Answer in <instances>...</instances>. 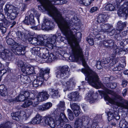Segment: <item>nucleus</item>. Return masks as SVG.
I'll return each mask as SVG.
<instances>
[{"instance_id":"nucleus-1","label":"nucleus","mask_w":128,"mask_h":128,"mask_svg":"<svg viewBox=\"0 0 128 128\" xmlns=\"http://www.w3.org/2000/svg\"><path fill=\"white\" fill-rule=\"evenodd\" d=\"M41 4L39 9L45 10L48 14L52 17L57 23L62 32L65 35L72 48L70 52H83L77 41V37L74 34L72 30H71V24L68 20L63 18L60 12L54 4H62L66 3V0H38Z\"/></svg>"},{"instance_id":"nucleus-2","label":"nucleus","mask_w":128,"mask_h":128,"mask_svg":"<svg viewBox=\"0 0 128 128\" xmlns=\"http://www.w3.org/2000/svg\"><path fill=\"white\" fill-rule=\"evenodd\" d=\"M44 118L45 124L52 128H54L56 125H58L64 122L68 121L65 115L63 112L61 113L60 116H56L55 120L50 116H45Z\"/></svg>"},{"instance_id":"nucleus-3","label":"nucleus","mask_w":128,"mask_h":128,"mask_svg":"<svg viewBox=\"0 0 128 128\" xmlns=\"http://www.w3.org/2000/svg\"><path fill=\"white\" fill-rule=\"evenodd\" d=\"M19 10L18 8L12 5H5L4 10L7 18L14 20L18 14Z\"/></svg>"},{"instance_id":"nucleus-4","label":"nucleus","mask_w":128,"mask_h":128,"mask_svg":"<svg viewBox=\"0 0 128 128\" xmlns=\"http://www.w3.org/2000/svg\"><path fill=\"white\" fill-rule=\"evenodd\" d=\"M49 95L47 91L43 90L39 93L36 97H35L34 95L32 93H30V97L32 100H34V104H33V106H34L38 104L39 102H42L47 100L48 99Z\"/></svg>"},{"instance_id":"nucleus-5","label":"nucleus","mask_w":128,"mask_h":128,"mask_svg":"<svg viewBox=\"0 0 128 128\" xmlns=\"http://www.w3.org/2000/svg\"><path fill=\"white\" fill-rule=\"evenodd\" d=\"M30 14L28 17L26 16L24 22L26 24L29 25H34L35 24V21L34 19V17L33 15H35L36 17L38 22L39 21V18L40 14L35 9H33L30 11Z\"/></svg>"},{"instance_id":"nucleus-6","label":"nucleus","mask_w":128,"mask_h":128,"mask_svg":"<svg viewBox=\"0 0 128 128\" xmlns=\"http://www.w3.org/2000/svg\"><path fill=\"white\" fill-rule=\"evenodd\" d=\"M98 92L101 96L103 95L104 96V99L105 100L108 101L111 104H113L118 106L128 109V101L125 102V103L127 104V105H125L122 103L116 102V99L113 100L110 98L108 95L105 94L104 91H99Z\"/></svg>"},{"instance_id":"nucleus-7","label":"nucleus","mask_w":128,"mask_h":128,"mask_svg":"<svg viewBox=\"0 0 128 128\" xmlns=\"http://www.w3.org/2000/svg\"><path fill=\"white\" fill-rule=\"evenodd\" d=\"M64 90H72L74 87L75 83L72 79L66 80L65 78L62 80L60 81Z\"/></svg>"},{"instance_id":"nucleus-8","label":"nucleus","mask_w":128,"mask_h":128,"mask_svg":"<svg viewBox=\"0 0 128 128\" xmlns=\"http://www.w3.org/2000/svg\"><path fill=\"white\" fill-rule=\"evenodd\" d=\"M13 54L7 50H4L2 46H0V56L6 61H10L12 58Z\"/></svg>"},{"instance_id":"nucleus-9","label":"nucleus","mask_w":128,"mask_h":128,"mask_svg":"<svg viewBox=\"0 0 128 128\" xmlns=\"http://www.w3.org/2000/svg\"><path fill=\"white\" fill-rule=\"evenodd\" d=\"M70 70V69L67 66H63L61 67L60 70L56 72V76L58 78H62L66 75L68 74Z\"/></svg>"},{"instance_id":"nucleus-10","label":"nucleus","mask_w":128,"mask_h":128,"mask_svg":"<svg viewBox=\"0 0 128 128\" xmlns=\"http://www.w3.org/2000/svg\"><path fill=\"white\" fill-rule=\"evenodd\" d=\"M12 51L15 54H22L24 53L25 48L23 46L19 45L17 43L12 46Z\"/></svg>"},{"instance_id":"nucleus-11","label":"nucleus","mask_w":128,"mask_h":128,"mask_svg":"<svg viewBox=\"0 0 128 128\" xmlns=\"http://www.w3.org/2000/svg\"><path fill=\"white\" fill-rule=\"evenodd\" d=\"M30 94L29 92L28 91H26L22 92L21 94H20L18 96L15 98L14 100L11 101L10 100V102H22L24 101L25 100H26L28 98V97L31 98V97H30Z\"/></svg>"},{"instance_id":"nucleus-12","label":"nucleus","mask_w":128,"mask_h":128,"mask_svg":"<svg viewBox=\"0 0 128 128\" xmlns=\"http://www.w3.org/2000/svg\"><path fill=\"white\" fill-rule=\"evenodd\" d=\"M117 13L119 16H126L128 14V2L124 3L121 6L118 11Z\"/></svg>"},{"instance_id":"nucleus-13","label":"nucleus","mask_w":128,"mask_h":128,"mask_svg":"<svg viewBox=\"0 0 128 128\" xmlns=\"http://www.w3.org/2000/svg\"><path fill=\"white\" fill-rule=\"evenodd\" d=\"M43 71H42L40 73L39 76L37 78V79L34 80L33 82V86L34 87L37 88L39 86H41L43 82L45 81L43 78Z\"/></svg>"},{"instance_id":"nucleus-14","label":"nucleus","mask_w":128,"mask_h":128,"mask_svg":"<svg viewBox=\"0 0 128 128\" xmlns=\"http://www.w3.org/2000/svg\"><path fill=\"white\" fill-rule=\"evenodd\" d=\"M119 0H115L114 5L112 4H108L105 6V9L108 11H114L118 8L120 5Z\"/></svg>"},{"instance_id":"nucleus-15","label":"nucleus","mask_w":128,"mask_h":128,"mask_svg":"<svg viewBox=\"0 0 128 128\" xmlns=\"http://www.w3.org/2000/svg\"><path fill=\"white\" fill-rule=\"evenodd\" d=\"M22 71L23 73L28 75L34 73V67L28 64L23 67L22 69Z\"/></svg>"},{"instance_id":"nucleus-16","label":"nucleus","mask_w":128,"mask_h":128,"mask_svg":"<svg viewBox=\"0 0 128 128\" xmlns=\"http://www.w3.org/2000/svg\"><path fill=\"white\" fill-rule=\"evenodd\" d=\"M93 92H92L87 94L86 97V100L90 103H93L96 100L97 96L93 94Z\"/></svg>"},{"instance_id":"nucleus-17","label":"nucleus","mask_w":128,"mask_h":128,"mask_svg":"<svg viewBox=\"0 0 128 128\" xmlns=\"http://www.w3.org/2000/svg\"><path fill=\"white\" fill-rule=\"evenodd\" d=\"M70 106L73 110L76 116H78L80 113V107L76 104L73 103H70Z\"/></svg>"},{"instance_id":"nucleus-18","label":"nucleus","mask_w":128,"mask_h":128,"mask_svg":"<svg viewBox=\"0 0 128 128\" xmlns=\"http://www.w3.org/2000/svg\"><path fill=\"white\" fill-rule=\"evenodd\" d=\"M80 96L79 93L77 92H72L68 95V98L70 101H74L78 100Z\"/></svg>"},{"instance_id":"nucleus-19","label":"nucleus","mask_w":128,"mask_h":128,"mask_svg":"<svg viewBox=\"0 0 128 128\" xmlns=\"http://www.w3.org/2000/svg\"><path fill=\"white\" fill-rule=\"evenodd\" d=\"M52 104L50 102H48L42 105L39 106L38 109L42 111H45L48 110L52 106Z\"/></svg>"},{"instance_id":"nucleus-20","label":"nucleus","mask_w":128,"mask_h":128,"mask_svg":"<svg viewBox=\"0 0 128 128\" xmlns=\"http://www.w3.org/2000/svg\"><path fill=\"white\" fill-rule=\"evenodd\" d=\"M49 90L50 92V95L53 98H56L60 96L59 92L58 90L50 88L49 89Z\"/></svg>"},{"instance_id":"nucleus-21","label":"nucleus","mask_w":128,"mask_h":128,"mask_svg":"<svg viewBox=\"0 0 128 128\" xmlns=\"http://www.w3.org/2000/svg\"><path fill=\"white\" fill-rule=\"evenodd\" d=\"M45 117H42L39 114H37L36 117L32 121V122L34 124H39L41 122L42 120H44V118Z\"/></svg>"},{"instance_id":"nucleus-22","label":"nucleus","mask_w":128,"mask_h":128,"mask_svg":"<svg viewBox=\"0 0 128 128\" xmlns=\"http://www.w3.org/2000/svg\"><path fill=\"white\" fill-rule=\"evenodd\" d=\"M40 48L39 47H36L32 49L31 52L32 54L36 56V58H38L40 54Z\"/></svg>"},{"instance_id":"nucleus-23","label":"nucleus","mask_w":128,"mask_h":128,"mask_svg":"<svg viewBox=\"0 0 128 128\" xmlns=\"http://www.w3.org/2000/svg\"><path fill=\"white\" fill-rule=\"evenodd\" d=\"M49 51L46 49H44L43 50V53L42 54H40L38 59L40 60L39 58H42V59H46L47 58H48L49 56Z\"/></svg>"},{"instance_id":"nucleus-24","label":"nucleus","mask_w":128,"mask_h":128,"mask_svg":"<svg viewBox=\"0 0 128 128\" xmlns=\"http://www.w3.org/2000/svg\"><path fill=\"white\" fill-rule=\"evenodd\" d=\"M57 58L56 54L55 53H50L46 61L49 62H51L56 60Z\"/></svg>"},{"instance_id":"nucleus-25","label":"nucleus","mask_w":128,"mask_h":128,"mask_svg":"<svg viewBox=\"0 0 128 128\" xmlns=\"http://www.w3.org/2000/svg\"><path fill=\"white\" fill-rule=\"evenodd\" d=\"M44 24L46 26V28L51 29L54 26L53 23L48 19H45L44 20Z\"/></svg>"},{"instance_id":"nucleus-26","label":"nucleus","mask_w":128,"mask_h":128,"mask_svg":"<svg viewBox=\"0 0 128 128\" xmlns=\"http://www.w3.org/2000/svg\"><path fill=\"white\" fill-rule=\"evenodd\" d=\"M38 45H41L45 46H46L49 47V44H46L45 43H44L43 41L44 38L43 37H40V36H38L37 38Z\"/></svg>"},{"instance_id":"nucleus-27","label":"nucleus","mask_w":128,"mask_h":128,"mask_svg":"<svg viewBox=\"0 0 128 128\" xmlns=\"http://www.w3.org/2000/svg\"><path fill=\"white\" fill-rule=\"evenodd\" d=\"M0 94L2 96H5L7 94L6 88L4 85L0 86Z\"/></svg>"},{"instance_id":"nucleus-28","label":"nucleus","mask_w":128,"mask_h":128,"mask_svg":"<svg viewBox=\"0 0 128 128\" xmlns=\"http://www.w3.org/2000/svg\"><path fill=\"white\" fill-rule=\"evenodd\" d=\"M42 71H43V78L44 79L45 81L46 80L49 78V75L48 74L50 72V70L48 69H47L46 70H41L40 73Z\"/></svg>"},{"instance_id":"nucleus-29","label":"nucleus","mask_w":128,"mask_h":128,"mask_svg":"<svg viewBox=\"0 0 128 128\" xmlns=\"http://www.w3.org/2000/svg\"><path fill=\"white\" fill-rule=\"evenodd\" d=\"M30 99V100H26L22 105V106L23 108H26L32 105L33 103H34V100Z\"/></svg>"},{"instance_id":"nucleus-30","label":"nucleus","mask_w":128,"mask_h":128,"mask_svg":"<svg viewBox=\"0 0 128 128\" xmlns=\"http://www.w3.org/2000/svg\"><path fill=\"white\" fill-rule=\"evenodd\" d=\"M106 16L104 14L99 15L98 17L97 21L99 23L103 22L105 20Z\"/></svg>"},{"instance_id":"nucleus-31","label":"nucleus","mask_w":128,"mask_h":128,"mask_svg":"<svg viewBox=\"0 0 128 128\" xmlns=\"http://www.w3.org/2000/svg\"><path fill=\"white\" fill-rule=\"evenodd\" d=\"M65 108L64 102H60L58 105V108L63 111L64 110Z\"/></svg>"},{"instance_id":"nucleus-32","label":"nucleus","mask_w":128,"mask_h":128,"mask_svg":"<svg viewBox=\"0 0 128 128\" xmlns=\"http://www.w3.org/2000/svg\"><path fill=\"white\" fill-rule=\"evenodd\" d=\"M16 35L20 39L24 40L26 38V37L24 34H22L21 32H16Z\"/></svg>"},{"instance_id":"nucleus-33","label":"nucleus","mask_w":128,"mask_h":128,"mask_svg":"<svg viewBox=\"0 0 128 128\" xmlns=\"http://www.w3.org/2000/svg\"><path fill=\"white\" fill-rule=\"evenodd\" d=\"M82 124V121L80 119L77 120L75 122L74 126L76 128L81 127Z\"/></svg>"},{"instance_id":"nucleus-34","label":"nucleus","mask_w":128,"mask_h":128,"mask_svg":"<svg viewBox=\"0 0 128 128\" xmlns=\"http://www.w3.org/2000/svg\"><path fill=\"white\" fill-rule=\"evenodd\" d=\"M26 74L23 73V74L21 75L20 79L22 80L24 82H25V80H27L30 79V78L28 76L26 75Z\"/></svg>"},{"instance_id":"nucleus-35","label":"nucleus","mask_w":128,"mask_h":128,"mask_svg":"<svg viewBox=\"0 0 128 128\" xmlns=\"http://www.w3.org/2000/svg\"><path fill=\"white\" fill-rule=\"evenodd\" d=\"M80 3L82 5L85 6H88L91 4L92 0H80Z\"/></svg>"},{"instance_id":"nucleus-36","label":"nucleus","mask_w":128,"mask_h":128,"mask_svg":"<svg viewBox=\"0 0 128 128\" xmlns=\"http://www.w3.org/2000/svg\"><path fill=\"white\" fill-rule=\"evenodd\" d=\"M118 24L119 27L121 28V29H120V30H122L124 27L126 26V22H124L123 23L121 21H120L118 22Z\"/></svg>"},{"instance_id":"nucleus-37","label":"nucleus","mask_w":128,"mask_h":128,"mask_svg":"<svg viewBox=\"0 0 128 128\" xmlns=\"http://www.w3.org/2000/svg\"><path fill=\"white\" fill-rule=\"evenodd\" d=\"M106 85L108 88H114L117 86V84L115 82L112 83L110 84L108 83H107Z\"/></svg>"},{"instance_id":"nucleus-38","label":"nucleus","mask_w":128,"mask_h":128,"mask_svg":"<svg viewBox=\"0 0 128 128\" xmlns=\"http://www.w3.org/2000/svg\"><path fill=\"white\" fill-rule=\"evenodd\" d=\"M6 42L8 44L12 46L16 43L14 41L12 38H9L7 40Z\"/></svg>"},{"instance_id":"nucleus-39","label":"nucleus","mask_w":128,"mask_h":128,"mask_svg":"<svg viewBox=\"0 0 128 128\" xmlns=\"http://www.w3.org/2000/svg\"><path fill=\"white\" fill-rule=\"evenodd\" d=\"M19 112H16L14 113H13L11 114V116L12 117V118L16 120H19V118L18 115Z\"/></svg>"},{"instance_id":"nucleus-40","label":"nucleus","mask_w":128,"mask_h":128,"mask_svg":"<svg viewBox=\"0 0 128 128\" xmlns=\"http://www.w3.org/2000/svg\"><path fill=\"white\" fill-rule=\"evenodd\" d=\"M68 112L69 118L70 120H72L74 118V116L72 112L70 109H68Z\"/></svg>"},{"instance_id":"nucleus-41","label":"nucleus","mask_w":128,"mask_h":128,"mask_svg":"<svg viewBox=\"0 0 128 128\" xmlns=\"http://www.w3.org/2000/svg\"><path fill=\"white\" fill-rule=\"evenodd\" d=\"M127 125V122L124 120H121L120 123V126L122 128H126Z\"/></svg>"},{"instance_id":"nucleus-42","label":"nucleus","mask_w":128,"mask_h":128,"mask_svg":"<svg viewBox=\"0 0 128 128\" xmlns=\"http://www.w3.org/2000/svg\"><path fill=\"white\" fill-rule=\"evenodd\" d=\"M124 67V66L122 64H119L118 66L115 67L112 70L114 71L119 70L120 71Z\"/></svg>"},{"instance_id":"nucleus-43","label":"nucleus","mask_w":128,"mask_h":128,"mask_svg":"<svg viewBox=\"0 0 128 128\" xmlns=\"http://www.w3.org/2000/svg\"><path fill=\"white\" fill-rule=\"evenodd\" d=\"M25 63H24L22 61H18V66L20 67L21 68V69L24 66H26L27 65Z\"/></svg>"},{"instance_id":"nucleus-44","label":"nucleus","mask_w":128,"mask_h":128,"mask_svg":"<svg viewBox=\"0 0 128 128\" xmlns=\"http://www.w3.org/2000/svg\"><path fill=\"white\" fill-rule=\"evenodd\" d=\"M108 119V121H110L113 119L114 117V114L110 112H108L107 114Z\"/></svg>"},{"instance_id":"nucleus-45","label":"nucleus","mask_w":128,"mask_h":128,"mask_svg":"<svg viewBox=\"0 0 128 128\" xmlns=\"http://www.w3.org/2000/svg\"><path fill=\"white\" fill-rule=\"evenodd\" d=\"M109 25L107 24H104V25L102 26V29L100 32H101L102 31H105L106 30L109 28Z\"/></svg>"},{"instance_id":"nucleus-46","label":"nucleus","mask_w":128,"mask_h":128,"mask_svg":"<svg viewBox=\"0 0 128 128\" xmlns=\"http://www.w3.org/2000/svg\"><path fill=\"white\" fill-rule=\"evenodd\" d=\"M96 66L97 69L99 70L101 69L102 67L101 62L99 60L97 61Z\"/></svg>"},{"instance_id":"nucleus-47","label":"nucleus","mask_w":128,"mask_h":128,"mask_svg":"<svg viewBox=\"0 0 128 128\" xmlns=\"http://www.w3.org/2000/svg\"><path fill=\"white\" fill-rule=\"evenodd\" d=\"M2 10V9L1 8L0 9V21H4L6 20V19L5 18V16L1 12Z\"/></svg>"},{"instance_id":"nucleus-48","label":"nucleus","mask_w":128,"mask_h":128,"mask_svg":"<svg viewBox=\"0 0 128 128\" xmlns=\"http://www.w3.org/2000/svg\"><path fill=\"white\" fill-rule=\"evenodd\" d=\"M31 43L35 45H38L37 39L36 38H33L31 40Z\"/></svg>"},{"instance_id":"nucleus-49","label":"nucleus","mask_w":128,"mask_h":128,"mask_svg":"<svg viewBox=\"0 0 128 128\" xmlns=\"http://www.w3.org/2000/svg\"><path fill=\"white\" fill-rule=\"evenodd\" d=\"M98 8L97 7H94L91 8L90 10V12L91 13H93L97 10Z\"/></svg>"},{"instance_id":"nucleus-50","label":"nucleus","mask_w":128,"mask_h":128,"mask_svg":"<svg viewBox=\"0 0 128 128\" xmlns=\"http://www.w3.org/2000/svg\"><path fill=\"white\" fill-rule=\"evenodd\" d=\"M110 58H104L103 59L102 61V63L104 64H106L110 62Z\"/></svg>"},{"instance_id":"nucleus-51","label":"nucleus","mask_w":128,"mask_h":128,"mask_svg":"<svg viewBox=\"0 0 128 128\" xmlns=\"http://www.w3.org/2000/svg\"><path fill=\"white\" fill-rule=\"evenodd\" d=\"M105 91L108 94H111L112 95H113L114 94V92L112 91V90H109L107 88H105Z\"/></svg>"},{"instance_id":"nucleus-52","label":"nucleus","mask_w":128,"mask_h":128,"mask_svg":"<svg viewBox=\"0 0 128 128\" xmlns=\"http://www.w3.org/2000/svg\"><path fill=\"white\" fill-rule=\"evenodd\" d=\"M110 62V67L113 66L116 63L114 59L111 60Z\"/></svg>"},{"instance_id":"nucleus-53","label":"nucleus","mask_w":128,"mask_h":128,"mask_svg":"<svg viewBox=\"0 0 128 128\" xmlns=\"http://www.w3.org/2000/svg\"><path fill=\"white\" fill-rule=\"evenodd\" d=\"M88 43L91 45H93L94 44V42L93 39L90 38L88 40Z\"/></svg>"},{"instance_id":"nucleus-54","label":"nucleus","mask_w":128,"mask_h":128,"mask_svg":"<svg viewBox=\"0 0 128 128\" xmlns=\"http://www.w3.org/2000/svg\"><path fill=\"white\" fill-rule=\"evenodd\" d=\"M58 37L57 38H59L60 40L61 41H62L63 40V39H62L63 37H62V36H60V33H58Z\"/></svg>"},{"instance_id":"nucleus-55","label":"nucleus","mask_w":128,"mask_h":128,"mask_svg":"<svg viewBox=\"0 0 128 128\" xmlns=\"http://www.w3.org/2000/svg\"><path fill=\"white\" fill-rule=\"evenodd\" d=\"M115 96L116 98L120 100H123L122 98L120 96L118 95H116Z\"/></svg>"},{"instance_id":"nucleus-56","label":"nucleus","mask_w":128,"mask_h":128,"mask_svg":"<svg viewBox=\"0 0 128 128\" xmlns=\"http://www.w3.org/2000/svg\"><path fill=\"white\" fill-rule=\"evenodd\" d=\"M1 31L2 33L4 34L6 32V28L5 27H2V28H1Z\"/></svg>"},{"instance_id":"nucleus-57","label":"nucleus","mask_w":128,"mask_h":128,"mask_svg":"<svg viewBox=\"0 0 128 128\" xmlns=\"http://www.w3.org/2000/svg\"><path fill=\"white\" fill-rule=\"evenodd\" d=\"M127 92V89H124L122 92V94L123 96H125L126 95V93Z\"/></svg>"},{"instance_id":"nucleus-58","label":"nucleus","mask_w":128,"mask_h":128,"mask_svg":"<svg viewBox=\"0 0 128 128\" xmlns=\"http://www.w3.org/2000/svg\"><path fill=\"white\" fill-rule=\"evenodd\" d=\"M57 38L56 35H52V40L54 42L56 41V39Z\"/></svg>"},{"instance_id":"nucleus-59","label":"nucleus","mask_w":128,"mask_h":128,"mask_svg":"<svg viewBox=\"0 0 128 128\" xmlns=\"http://www.w3.org/2000/svg\"><path fill=\"white\" fill-rule=\"evenodd\" d=\"M127 84V82L125 80H123L122 82V85L124 87L126 86Z\"/></svg>"},{"instance_id":"nucleus-60","label":"nucleus","mask_w":128,"mask_h":128,"mask_svg":"<svg viewBox=\"0 0 128 128\" xmlns=\"http://www.w3.org/2000/svg\"><path fill=\"white\" fill-rule=\"evenodd\" d=\"M103 80L105 82H106L109 81L110 79L108 78H105L103 79Z\"/></svg>"},{"instance_id":"nucleus-61","label":"nucleus","mask_w":128,"mask_h":128,"mask_svg":"<svg viewBox=\"0 0 128 128\" xmlns=\"http://www.w3.org/2000/svg\"><path fill=\"white\" fill-rule=\"evenodd\" d=\"M64 128H72L70 124H66L64 127Z\"/></svg>"},{"instance_id":"nucleus-62","label":"nucleus","mask_w":128,"mask_h":128,"mask_svg":"<svg viewBox=\"0 0 128 128\" xmlns=\"http://www.w3.org/2000/svg\"><path fill=\"white\" fill-rule=\"evenodd\" d=\"M82 108H83L84 110V111H86L88 109V108L87 106L86 105H85V106H83Z\"/></svg>"},{"instance_id":"nucleus-63","label":"nucleus","mask_w":128,"mask_h":128,"mask_svg":"<svg viewBox=\"0 0 128 128\" xmlns=\"http://www.w3.org/2000/svg\"><path fill=\"white\" fill-rule=\"evenodd\" d=\"M114 30H112L111 31V32H109L110 35V36L112 35L113 34H114Z\"/></svg>"},{"instance_id":"nucleus-64","label":"nucleus","mask_w":128,"mask_h":128,"mask_svg":"<svg viewBox=\"0 0 128 128\" xmlns=\"http://www.w3.org/2000/svg\"><path fill=\"white\" fill-rule=\"evenodd\" d=\"M124 74L126 75H127L128 74V70H126L124 71Z\"/></svg>"}]
</instances>
